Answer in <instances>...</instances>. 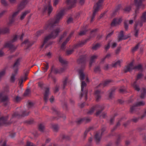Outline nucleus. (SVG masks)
Masks as SVG:
<instances>
[{"mask_svg": "<svg viewBox=\"0 0 146 146\" xmlns=\"http://www.w3.org/2000/svg\"><path fill=\"white\" fill-rule=\"evenodd\" d=\"M60 30L59 29H54L52 32L51 35L49 36L50 38H54L58 35Z\"/></svg>", "mask_w": 146, "mask_h": 146, "instance_id": "obj_1", "label": "nucleus"}, {"mask_svg": "<svg viewBox=\"0 0 146 146\" xmlns=\"http://www.w3.org/2000/svg\"><path fill=\"white\" fill-rule=\"evenodd\" d=\"M102 6V3L100 2L94 5V10L93 12V14L94 15L95 13Z\"/></svg>", "mask_w": 146, "mask_h": 146, "instance_id": "obj_2", "label": "nucleus"}, {"mask_svg": "<svg viewBox=\"0 0 146 146\" xmlns=\"http://www.w3.org/2000/svg\"><path fill=\"white\" fill-rule=\"evenodd\" d=\"M121 19L120 18L115 19L112 23L111 25H115L119 24L121 23Z\"/></svg>", "mask_w": 146, "mask_h": 146, "instance_id": "obj_3", "label": "nucleus"}, {"mask_svg": "<svg viewBox=\"0 0 146 146\" xmlns=\"http://www.w3.org/2000/svg\"><path fill=\"white\" fill-rule=\"evenodd\" d=\"M62 15L59 14L56 16V18L55 20L53 21L52 23V24H55L58 23L60 19L62 17Z\"/></svg>", "mask_w": 146, "mask_h": 146, "instance_id": "obj_4", "label": "nucleus"}, {"mask_svg": "<svg viewBox=\"0 0 146 146\" xmlns=\"http://www.w3.org/2000/svg\"><path fill=\"white\" fill-rule=\"evenodd\" d=\"M46 10L49 13H50L52 10V8L50 4H48L45 8Z\"/></svg>", "mask_w": 146, "mask_h": 146, "instance_id": "obj_5", "label": "nucleus"}, {"mask_svg": "<svg viewBox=\"0 0 146 146\" xmlns=\"http://www.w3.org/2000/svg\"><path fill=\"white\" fill-rule=\"evenodd\" d=\"M49 93V90L48 89H47L45 91L44 94V99L45 101H46L48 99V96Z\"/></svg>", "mask_w": 146, "mask_h": 146, "instance_id": "obj_6", "label": "nucleus"}, {"mask_svg": "<svg viewBox=\"0 0 146 146\" xmlns=\"http://www.w3.org/2000/svg\"><path fill=\"white\" fill-rule=\"evenodd\" d=\"M29 12V11H25L23 12L21 15L20 19L21 20H23L25 17L26 15Z\"/></svg>", "mask_w": 146, "mask_h": 146, "instance_id": "obj_7", "label": "nucleus"}, {"mask_svg": "<svg viewBox=\"0 0 146 146\" xmlns=\"http://www.w3.org/2000/svg\"><path fill=\"white\" fill-rule=\"evenodd\" d=\"M80 75V80H83L84 77L85 75L82 71H81L79 73Z\"/></svg>", "mask_w": 146, "mask_h": 146, "instance_id": "obj_8", "label": "nucleus"}, {"mask_svg": "<svg viewBox=\"0 0 146 146\" xmlns=\"http://www.w3.org/2000/svg\"><path fill=\"white\" fill-rule=\"evenodd\" d=\"M121 61L118 60L115 61V62L113 63V65L114 66H119L120 64Z\"/></svg>", "mask_w": 146, "mask_h": 146, "instance_id": "obj_9", "label": "nucleus"}, {"mask_svg": "<svg viewBox=\"0 0 146 146\" xmlns=\"http://www.w3.org/2000/svg\"><path fill=\"white\" fill-rule=\"evenodd\" d=\"M49 37L50 36H47V37H46L45 38L44 40V43L43 45H42V47L44 46H45V47H46V45L47 44H48V43H46V42L50 38Z\"/></svg>", "mask_w": 146, "mask_h": 146, "instance_id": "obj_10", "label": "nucleus"}, {"mask_svg": "<svg viewBox=\"0 0 146 146\" xmlns=\"http://www.w3.org/2000/svg\"><path fill=\"white\" fill-rule=\"evenodd\" d=\"M132 68V65L131 64L129 66H127L126 67L125 69V71L127 72L130 71Z\"/></svg>", "mask_w": 146, "mask_h": 146, "instance_id": "obj_11", "label": "nucleus"}, {"mask_svg": "<svg viewBox=\"0 0 146 146\" xmlns=\"http://www.w3.org/2000/svg\"><path fill=\"white\" fill-rule=\"evenodd\" d=\"M97 56L96 55H93L90 58V63L92 62L94 60L97 58Z\"/></svg>", "mask_w": 146, "mask_h": 146, "instance_id": "obj_12", "label": "nucleus"}, {"mask_svg": "<svg viewBox=\"0 0 146 146\" xmlns=\"http://www.w3.org/2000/svg\"><path fill=\"white\" fill-rule=\"evenodd\" d=\"M100 92L99 90H97L95 92V94L96 95V99L98 100L100 98V96H98V94L100 93Z\"/></svg>", "mask_w": 146, "mask_h": 146, "instance_id": "obj_13", "label": "nucleus"}, {"mask_svg": "<svg viewBox=\"0 0 146 146\" xmlns=\"http://www.w3.org/2000/svg\"><path fill=\"white\" fill-rule=\"evenodd\" d=\"M141 20L143 21H145L146 20V12L143 14L141 17Z\"/></svg>", "mask_w": 146, "mask_h": 146, "instance_id": "obj_14", "label": "nucleus"}, {"mask_svg": "<svg viewBox=\"0 0 146 146\" xmlns=\"http://www.w3.org/2000/svg\"><path fill=\"white\" fill-rule=\"evenodd\" d=\"M133 86L135 90L138 91L139 90V86L136 85L135 83H134V84L133 85Z\"/></svg>", "mask_w": 146, "mask_h": 146, "instance_id": "obj_15", "label": "nucleus"}, {"mask_svg": "<svg viewBox=\"0 0 146 146\" xmlns=\"http://www.w3.org/2000/svg\"><path fill=\"white\" fill-rule=\"evenodd\" d=\"M95 137L96 141H98L100 139L101 136L100 135L97 134L96 135Z\"/></svg>", "mask_w": 146, "mask_h": 146, "instance_id": "obj_16", "label": "nucleus"}, {"mask_svg": "<svg viewBox=\"0 0 146 146\" xmlns=\"http://www.w3.org/2000/svg\"><path fill=\"white\" fill-rule=\"evenodd\" d=\"M110 43V45H111V47L112 48H114L116 46V44L115 42L113 43L111 42H109Z\"/></svg>", "mask_w": 146, "mask_h": 146, "instance_id": "obj_17", "label": "nucleus"}, {"mask_svg": "<svg viewBox=\"0 0 146 146\" xmlns=\"http://www.w3.org/2000/svg\"><path fill=\"white\" fill-rule=\"evenodd\" d=\"M86 84L84 82H82L81 85V90L82 91L83 90V89L85 87H86Z\"/></svg>", "mask_w": 146, "mask_h": 146, "instance_id": "obj_18", "label": "nucleus"}, {"mask_svg": "<svg viewBox=\"0 0 146 146\" xmlns=\"http://www.w3.org/2000/svg\"><path fill=\"white\" fill-rule=\"evenodd\" d=\"M15 75L13 74L11 76V82H13L15 80Z\"/></svg>", "mask_w": 146, "mask_h": 146, "instance_id": "obj_19", "label": "nucleus"}, {"mask_svg": "<svg viewBox=\"0 0 146 146\" xmlns=\"http://www.w3.org/2000/svg\"><path fill=\"white\" fill-rule=\"evenodd\" d=\"M48 68V65H46L44 67L42 68L44 72H45Z\"/></svg>", "mask_w": 146, "mask_h": 146, "instance_id": "obj_20", "label": "nucleus"}, {"mask_svg": "<svg viewBox=\"0 0 146 146\" xmlns=\"http://www.w3.org/2000/svg\"><path fill=\"white\" fill-rule=\"evenodd\" d=\"M39 127L40 130L41 131H42L44 128V127L42 125H40Z\"/></svg>", "mask_w": 146, "mask_h": 146, "instance_id": "obj_21", "label": "nucleus"}, {"mask_svg": "<svg viewBox=\"0 0 146 146\" xmlns=\"http://www.w3.org/2000/svg\"><path fill=\"white\" fill-rule=\"evenodd\" d=\"M100 46V45L99 44H97L93 46V49L94 50L98 48Z\"/></svg>", "mask_w": 146, "mask_h": 146, "instance_id": "obj_22", "label": "nucleus"}, {"mask_svg": "<svg viewBox=\"0 0 146 146\" xmlns=\"http://www.w3.org/2000/svg\"><path fill=\"white\" fill-rule=\"evenodd\" d=\"M23 80L22 79L20 80H19V86H20V87L22 86V84L23 82Z\"/></svg>", "mask_w": 146, "mask_h": 146, "instance_id": "obj_23", "label": "nucleus"}, {"mask_svg": "<svg viewBox=\"0 0 146 146\" xmlns=\"http://www.w3.org/2000/svg\"><path fill=\"white\" fill-rule=\"evenodd\" d=\"M9 30L8 28H6L4 29L3 31V32L4 33H6L9 31Z\"/></svg>", "mask_w": 146, "mask_h": 146, "instance_id": "obj_24", "label": "nucleus"}, {"mask_svg": "<svg viewBox=\"0 0 146 146\" xmlns=\"http://www.w3.org/2000/svg\"><path fill=\"white\" fill-rule=\"evenodd\" d=\"M138 31L137 29H135V36H137Z\"/></svg>", "mask_w": 146, "mask_h": 146, "instance_id": "obj_25", "label": "nucleus"}, {"mask_svg": "<svg viewBox=\"0 0 146 146\" xmlns=\"http://www.w3.org/2000/svg\"><path fill=\"white\" fill-rule=\"evenodd\" d=\"M110 43H109L105 47V48L106 50L110 48Z\"/></svg>", "mask_w": 146, "mask_h": 146, "instance_id": "obj_26", "label": "nucleus"}, {"mask_svg": "<svg viewBox=\"0 0 146 146\" xmlns=\"http://www.w3.org/2000/svg\"><path fill=\"white\" fill-rule=\"evenodd\" d=\"M144 104H145V103L144 102H140L138 104V105H139V106L143 105Z\"/></svg>", "mask_w": 146, "mask_h": 146, "instance_id": "obj_27", "label": "nucleus"}, {"mask_svg": "<svg viewBox=\"0 0 146 146\" xmlns=\"http://www.w3.org/2000/svg\"><path fill=\"white\" fill-rule=\"evenodd\" d=\"M50 101L51 102H52L54 100V99L53 97H52L50 99Z\"/></svg>", "mask_w": 146, "mask_h": 146, "instance_id": "obj_28", "label": "nucleus"}, {"mask_svg": "<svg viewBox=\"0 0 146 146\" xmlns=\"http://www.w3.org/2000/svg\"><path fill=\"white\" fill-rule=\"evenodd\" d=\"M51 55V53L50 52H48L46 54L48 58H49V57H50Z\"/></svg>", "mask_w": 146, "mask_h": 146, "instance_id": "obj_29", "label": "nucleus"}, {"mask_svg": "<svg viewBox=\"0 0 146 146\" xmlns=\"http://www.w3.org/2000/svg\"><path fill=\"white\" fill-rule=\"evenodd\" d=\"M72 21V18H69L68 21V22L69 23H70L71 21Z\"/></svg>", "mask_w": 146, "mask_h": 146, "instance_id": "obj_30", "label": "nucleus"}, {"mask_svg": "<svg viewBox=\"0 0 146 146\" xmlns=\"http://www.w3.org/2000/svg\"><path fill=\"white\" fill-rule=\"evenodd\" d=\"M30 92V90H27L25 92V94H29Z\"/></svg>", "mask_w": 146, "mask_h": 146, "instance_id": "obj_31", "label": "nucleus"}, {"mask_svg": "<svg viewBox=\"0 0 146 146\" xmlns=\"http://www.w3.org/2000/svg\"><path fill=\"white\" fill-rule=\"evenodd\" d=\"M4 54V53L1 51H0V56H1Z\"/></svg>", "mask_w": 146, "mask_h": 146, "instance_id": "obj_32", "label": "nucleus"}, {"mask_svg": "<svg viewBox=\"0 0 146 146\" xmlns=\"http://www.w3.org/2000/svg\"><path fill=\"white\" fill-rule=\"evenodd\" d=\"M31 143L30 142H28L27 143V146H30L31 145Z\"/></svg>", "mask_w": 146, "mask_h": 146, "instance_id": "obj_33", "label": "nucleus"}, {"mask_svg": "<svg viewBox=\"0 0 146 146\" xmlns=\"http://www.w3.org/2000/svg\"><path fill=\"white\" fill-rule=\"evenodd\" d=\"M27 79V76H25L22 80H23V81H25Z\"/></svg>", "mask_w": 146, "mask_h": 146, "instance_id": "obj_34", "label": "nucleus"}, {"mask_svg": "<svg viewBox=\"0 0 146 146\" xmlns=\"http://www.w3.org/2000/svg\"><path fill=\"white\" fill-rule=\"evenodd\" d=\"M17 36H15L13 38V41H15L17 39Z\"/></svg>", "mask_w": 146, "mask_h": 146, "instance_id": "obj_35", "label": "nucleus"}, {"mask_svg": "<svg viewBox=\"0 0 146 146\" xmlns=\"http://www.w3.org/2000/svg\"><path fill=\"white\" fill-rule=\"evenodd\" d=\"M69 40V38H68L67 39V40H66V42H65L64 43H63V44H66V42H67V41H68Z\"/></svg>", "mask_w": 146, "mask_h": 146, "instance_id": "obj_36", "label": "nucleus"}, {"mask_svg": "<svg viewBox=\"0 0 146 146\" xmlns=\"http://www.w3.org/2000/svg\"><path fill=\"white\" fill-rule=\"evenodd\" d=\"M58 2V0H56L54 2V4L56 5Z\"/></svg>", "mask_w": 146, "mask_h": 146, "instance_id": "obj_37", "label": "nucleus"}, {"mask_svg": "<svg viewBox=\"0 0 146 146\" xmlns=\"http://www.w3.org/2000/svg\"><path fill=\"white\" fill-rule=\"evenodd\" d=\"M84 33H82V32H81L79 33V35H84Z\"/></svg>", "mask_w": 146, "mask_h": 146, "instance_id": "obj_38", "label": "nucleus"}, {"mask_svg": "<svg viewBox=\"0 0 146 146\" xmlns=\"http://www.w3.org/2000/svg\"><path fill=\"white\" fill-rule=\"evenodd\" d=\"M133 23V21L132 20H130L129 21V23L131 24Z\"/></svg>", "mask_w": 146, "mask_h": 146, "instance_id": "obj_39", "label": "nucleus"}, {"mask_svg": "<svg viewBox=\"0 0 146 146\" xmlns=\"http://www.w3.org/2000/svg\"><path fill=\"white\" fill-rule=\"evenodd\" d=\"M84 0H81L80 1V3L81 4H82L84 2Z\"/></svg>", "mask_w": 146, "mask_h": 146, "instance_id": "obj_40", "label": "nucleus"}, {"mask_svg": "<svg viewBox=\"0 0 146 146\" xmlns=\"http://www.w3.org/2000/svg\"><path fill=\"white\" fill-rule=\"evenodd\" d=\"M130 10V8H126V9H125V10L126 11H129V10Z\"/></svg>", "mask_w": 146, "mask_h": 146, "instance_id": "obj_41", "label": "nucleus"}, {"mask_svg": "<svg viewBox=\"0 0 146 146\" xmlns=\"http://www.w3.org/2000/svg\"><path fill=\"white\" fill-rule=\"evenodd\" d=\"M1 2L3 4H5V1L3 0H1Z\"/></svg>", "mask_w": 146, "mask_h": 146, "instance_id": "obj_42", "label": "nucleus"}, {"mask_svg": "<svg viewBox=\"0 0 146 146\" xmlns=\"http://www.w3.org/2000/svg\"><path fill=\"white\" fill-rule=\"evenodd\" d=\"M128 26L126 25H125V27L126 29H127L128 28Z\"/></svg>", "mask_w": 146, "mask_h": 146, "instance_id": "obj_43", "label": "nucleus"}, {"mask_svg": "<svg viewBox=\"0 0 146 146\" xmlns=\"http://www.w3.org/2000/svg\"><path fill=\"white\" fill-rule=\"evenodd\" d=\"M141 76V74L138 75L137 76V78H139Z\"/></svg>", "mask_w": 146, "mask_h": 146, "instance_id": "obj_44", "label": "nucleus"}, {"mask_svg": "<svg viewBox=\"0 0 146 146\" xmlns=\"http://www.w3.org/2000/svg\"><path fill=\"white\" fill-rule=\"evenodd\" d=\"M143 92L145 93L146 92V90L145 89H144L143 90Z\"/></svg>", "mask_w": 146, "mask_h": 146, "instance_id": "obj_45", "label": "nucleus"}, {"mask_svg": "<svg viewBox=\"0 0 146 146\" xmlns=\"http://www.w3.org/2000/svg\"><path fill=\"white\" fill-rule=\"evenodd\" d=\"M7 99H8L7 97H5V99H3V101L5 100H7Z\"/></svg>", "mask_w": 146, "mask_h": 146, "instance_id": "obj_46", "label": "nucleus"}, {"mask_svg": "<svg viewBox=\"0 0 146 146\" xmlns=\"http://www.w3.org/2000/svg\"><path fill=\"white\" fill-rule=\"evenodd\" d=\"M28 40H27L25 41V43H26L27 42H28Z\"/></svg>", "mask_w": 146, "mask_h": 146, "instance_id": "obj_47", "label": "nucleus"}, {"mask_svg": "<svg viewBox=\"0 0 146 146\" xmlns=\"http://www.w3.org/2000/svg\"><path fill=\"white\" fill-rule=\"evenodd\" d=\"M17 14V13H14L13 15V16H15V15H16Z\"/></svg>", "mask_w": 146, "mask_h": 146, "instance_id": "obj_48", "label": "nucleus"}, {"mask_svg": "<svg viewBox=\"0 0 146 146\" xmlns=\"http://www.w3.org/2000/svg\"><path fill=\"white\" fill-rule=\"evenodd\" d=\"M52 128L54 130H56V129H55V128H54V126H53L52 127Z\"/></svg>", "mask_w": 146, "mask_h": 146, "instance_id": "obj_49", "label": "nucleus"}, {"mask_svg": "<svg viewBox=\"0 0 146 146\" xmlns=\"http://www.w3.org/2000/svg\"><path fill=\"white\" fill-rule=\"evenodd\" d=\"M3 146H6V144L5 143H4Z\"/></svg>", "mask_w": 146, "mask_h": 146, "instance_id": "obj_50", "label": "nucleus"}, {"mask_svg": "<svg viewBox=\"0 0 146 146\" xmlns=\"http://www.w3.org/2000/svg\"><path fill=\"white\" fill-rule=\"evenodd\" d=\"M14 0H9V1L11 2H13V1H14Z\"/></svg>", "mask_w": 146, "mask_h": 146, "instance_id": "obj_51", "label": "nucleus"}, {"mask_svg": "<svg viewBox=\"0 0 146 146\" xmlns=\"http://www.w3.org/2000/svg\"><path fill=\"white\" fill-rule=\"evenodd\" d=\"M141 67V66L140 65L138 67V68H140Z\"/></svg>", "mask_w": 146, "mask_h": 146, "instance_id": "obj_52", "label": "nucleus"}, {"mask_svg": "<svg viewBox=\"0 0 146 146\" xmlns=\"http://www.w3.org/2000/svg\"><path fill=\"white\" fill-rule=\"evenodd\" d=\"M100 112H97V115H98L99 114Z\"/></svg>", "mask_w": 146, "mask_h": 146, "instance_id": "obj_53", "label": "nucleus"}, {"mask_svg": "<svg viewBox=\"0 0 146 146\" xmlns=\"http://www.w3.org/2000/svg\"><path fill=\"white\" fill-rule=\"evenodd\" d=\"M142 95H142H142H141V98H143V96H142Z\"/></svg>", "mask_w": 146, "mask_h": 146, "instance_id": "obj_54", "label": "nucleus"}, {"mask_svg": "<svg viewBox=\"0 0 146 146\" xmlns=\"http://www.w3.org/2000/svg\"><path fill=\"white\" fill-rule=\"evenodd\" d=\"M110 34H111V33H110V34H109V35H108V36H107V37H108L109 36H110Z\"/></svg>", "mask_w": 146, "mask_h": 146, "instance_id": "obj_55", "label": "nucleus"}, {"mask_svg": "<svg viewBox=\"0 0 146 146\" xmlns=\"http://www.w3.org/2000/svg\"><path fill=\"white\" fill-rule=\"evenodd\" d=\"M110 54H108V55L107 56V57L108 56H110Z\"/></svg>", "mask_w": 146, "mask_h": 146, "instance_id": "obj_56", "label": "nucleus"}, {"mask_svg": "<svg viewBox=\"0 0 146 146\" xmlns=\"http://www.w3.org/2000/svg\"><path fill=\"white\" fill-rule=\"evenodd\" d=\"M62 39V37L61 38H60V40H61Z\"/></svg>", "mask_w": 146, "mask_h": 146, "instance_id": "obj_57", "label": "nucleus"}, {"mask_svg": "<svg viewBox=\"0 0 146 146\" xmlns=\"http://www.w3.org/2000/svg\"><path fill=\"white\" fill-rule=\"evenodd\" d=\"M85 97H86V94H85Z\"/></svg>", "mask_w": 146, "mask_h": 146, "instance_id": "obj_58", "label": "nucleus"}, {"mask_svg": "<svg viewBox=\"0 0 146 146\" xmlns=\"http://www.w3.org/2000/svg\"><path fill=\"white\" fill-rule=\"evenodd\" d=\"M28 115V114H24V115Z\"/></svg>", "mask_w": 146, "mask_h": 146, "instance_id": "obj_59", "label": "nucleus"}, {"mask_svg": "<svg viewBox=\"0 0 146 146\" xmlns=\"http://www.w3.org/2000/svg\"><path fill=\"white\" fill-rule=\"evenodd\" d=\"M87 79V80H88V78H87V79Z\"/></svg>", "mask_w": 146, "mask_h": 146, "instance_id": "obj_60", "label": "nucleus"}, {"mask_svg": "<svg viewBox=\"0 0 146 146\" xmlns=\"http://www.w3.org/2000/svg\"><path fill=\"white\" fill-rule=\"evenodd\" d=\"M60 61L61 62H62L60 59Z\"/></svg>", "mask_w": 146, "mask_h": 146, "instance_id": "obj_61", "label": "nucleus"}, {"mask_svg": "<svg viewBox=\"0 0 146 146\" xmlns=\"http://www.w3.org/2000/svg\"><path fill=\"white\" fill-rule=\"evenodd\" d=\"M52 43H50V44H51Z\"/></svg>", "mask_w": 146, "mask_h": 146, "instance_id": "obj_62", "label": "nucleus"}, {"mask_svg": "<svg viewBox=\"0 0 146 146\" xmlns=\"http://www.w3.org/2000/svg\"><path fill=\"white\" fill-rule=\"evenodd\" d=\"M18 61H19V60H18L17 61V62H18Z\"/></svg>", "mask_w": 146, "mask_h": 146, "instance_id": "obj_63", "label": "nucleus"}, {"mask_svg": "<svg viewBox=\"0 0 146 146\" xmlns=\"http://www.w3.org/2000/svg\"><path fill=\"white\" fill-rule=\"evenodd\" d=\"M111 95H110V97H111Z\"/></svg>", "mask_w": 146, "mask_h": 146, "instance_id": "obj_64", "label": "nucleus"}]
</instances>
